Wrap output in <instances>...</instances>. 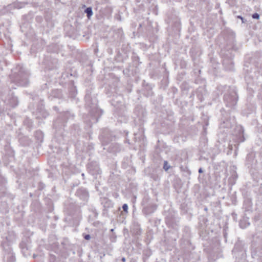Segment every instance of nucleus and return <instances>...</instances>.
<instances>
[{"label":"nucleus","instance_id":"20e7f679","mask_svg":"<svg viewBox=\"0 0 262 262\" xmlns=\"http://www.w3.org/2000/svg\"><path fill=\"white\" fill-rule=\"evenodd\" d=\"M252 18H254V19H258L259 18V15L258 14L255 13H254L253 15H252Z\"/></svg>","mask_w":262,"mask_h":262},{"label":"nucleus","instance_id":"423d86ee","mask_svg":"<svg viewBox=\"0 0 262 262\" xmlns=\"http://www.w3.org/2000/svg\"><path fill=\"white\" fill-rule=\"evenodd\" d=\"M28 83L27 79H26L24 82H20V84L23 86L26 85Z\"/></svg>","mask_w":262,"mask_h":262},{"label":"nucleus","instance_id":"f03ea898","mask_svg":"<svg viewBox=\"0 0 262 262\" xmlns=\"http://www.w3.org/2000/svg\"><path fill=\"white\" fill-rule=\"evenodd\" d=\"M232 252L234 254H236L238 252H239L241 253V255L242 256H243L244 254V251L242 249L239 248V244H235V247L232 250Z\"/></svg>","mask_w":262,"mask_h":262},{"label":"nucleus","instance_id":"9b49d317","mask_svg":"<svg viewBox=\"0 0 262 262\" xmlns=\"http://www.w3.org/2000/svg\"><path fill=\"white\" fill-rule=\"evenodd\" d=\"M164 168L166 170H168V167L166 168L165 165L164 166Z\"/></svg>","mask_w":262,"mask_h":262},{"label":"nucleus","instance_id":"7ed1b4c3","mask_svg":"<svg viewBox=\"0 0 262 262\" xmlns=\"http://www.w3.org/2000/svg\"><path fill=\"white\" fill-rule=\"evenodd\" d=\"M85 12L87 13L88 17L91 16L93 14L92 8L90 7L87 8L85 9Z\"/></svg>","mask_w":262,"mask_h":262},{"label":"nucleus","instance_id":"0eeeda50","mask_svg":"<svg viewBox=\"0 0 262 262\" xmlns=\"http://www.w3.org/2000/svg\"><path fill=\"white\" fill-rule=\"evenodd\" d=\"M243 222H244L243 221H241V222L239 223V225H240L241 227L242 228H245L246 227V226L243 225Z\"/></svg>","mask_w":262,"mask_h":262},{"label":"nucleus","instance_id":"f8f14e48","mask_svg":"<svg viewBox=\"0 0 262 262\" xmlns=\"http://www.w3.org/2000/svg\"><path fill=\"white\" fill-rule=\"evenodd\" d=\"M238 17H239V18H241V19H242V20H243V18H242V17H241V16H238Z\"/></svg>","mask_w":262,"mask_h":262},{"label":"nucleus","instance_id":"1a4fd4ad","mask_svg":"<svg viewBox=\"0 0 262 262\" xmlns=\"http://www.w3.org/2000/svg\"><path fill=\"white\" fill-rule=\"evenodd\" d=\"M199 172L200 173H201L203 172V170H202V168H200L199 169Z\"/></svg>","mask_w":262,"mask_h":262},{"label":"nucleus","instance_id":"9d476101","mask_svg":"<svg viewBox=\"0 0 262 262\" xmlns=\"http://www.w3.org/2000/svg\"><path fill=\"white\" fill-rule=\"evenodd\" d=\"M121 260L123 262H125V257H122V259H121Z\"/></svg>","mask_w":262,"mask_h":262},{"label":"nucleus","instance_id":"f257e3e1","mask_svg":"<svg viewBox=\"0 0 262 262\" xmlns=\"http://www.w3.org/2000/svg\"><path fill=\"white\" fill-rule=\"evenodd\" d=\"M224 100L227 102V105L229 106L235 105L237 102V98L235 93L233 92L231 96L228 95H225Z\"/></svg>","mask_w":262,"mask_h":262},{"label":"nucleus","instance_id":"39448f33","mask_svg":"<svg viewBox=\"0 0 262 262\" xmlns=\"http://www.w3.org/2000/svg\"><path fill=\"white\" fill-rule=\"evenodd\" d=\"M122 208H123V210L125 212H127V209H128V206H127V205L126 204H123V205L122 206Z\"/></svg>","mask_w":262,"mask_h":262},{"label":"nucleus","instance_id":"6e6552de","mask_svg":"<svg viewBox=\"0 0 262 262\" xmlns=\"http://www.w3.org/2000/svg\"><path fill=\"white\" fill-rule=\"evenodd\" d=\"M84 238H85V239H88H88H90L91 236H90V235L88 234V235H86L85 236Z\"/></svg>","mask_w":262,"mask_h":262}]
</instances>
